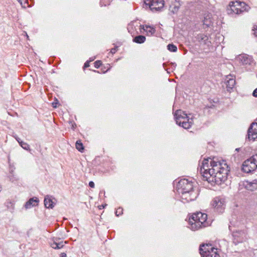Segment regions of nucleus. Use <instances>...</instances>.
I'll return each instance as SVG.
<instances>
[{
    "label": "nucleus",
    "mask_w": 257,
    "mask_h": 257,
    "mask_svg": "<svg viewBox=\"0 0 257 257\" xmlns=\"http://www.w3.org/2000/svg\"><path fill=\"white\" fill-rule=\"evenodd\" d=\"M210 159L209 166V159H204L200 166L199 171L203 179L208 183H215L221 184L225 182L227 179L230 168L226 161H218L217 159Z\"/></svg>",
    "instance_id": "f257e3e1"
},
{
    "label": "nucleus",
    "mask_w": 257,
    "mask_h": 257,
    "mask_svg": "<svg viewBox=\"0 0 257 257\" xmlns=\"http://www.w3.org/2000/svg\"><path fill=\"white\" fill-rule=\"evenodd\" d=\"M207 215L201 212L193 213L189 219L190 228L195 231L210 225V223L207 221Z\"/></svg>",
    "instance_id": "f03ea898"
},
{
    "label": "nucleus",
    "mask_w": 257,
    "mask_h": 257,
    "mask_svg": "<svg viewBox=\"0 0 257 257\" xmlns=\"http://www.w3.org/2000/svg\"><path fill=\"white\" fill-rule=\"evenodd\" d=\"M249 8V7L244 2H231L227 8V12L229 15H238L244 11H248Z\"/></svg>",
    "instance_id": "7ed1b4c3"
},
{
    "label": "nucleus",
    "mask_w": 257,
    "mask_h": 257,
    "mask_svg": "<svg viewBox=\"0 0 257 257\" xmlns=\"http://www.w3.org/2000/svg\"><path fill=\"white\" fill-rule=\"evenodd\" d=\"M257 168V154L245 160L242 165V171L246 173L254 171Z\"/></svg>",
    "instance_id": "20e7f679"
},
{
    "label": "nucleus",
    "mask_w": 257,
    "mask_h": 257,
    "mask_svg": "<svg viewBox=\"0 0 257 257\" xmlns=\"http://www.w3.org/2000/svg\"><path fill=\"white\" fill-rule=\"evenodd\" d=\"M177 190L178 192L195 191L192 182L186 179H181L178 182L177 185Z\"/></svg>",
    "instance_id": "39448f33"
},
{
    "label": "nucleus",
    "mask_w": 257,
    "mask_h": 257,
    "mask_svg": "<svg viewBox=\"0 0 257 257\" xmlns=\"http://www.w3.org/2000/svg\"><path fill=\"white\" fill-rule=\"evenodd\" d=\"M178 193L180 195L181 201L184 203L194 200L198 195L197 191H189L184 192H178Z\"/></svg>",
    "instance_id": "423d86ee"
},
{
    "label": "nucleus",
    "mask_w": 257,
    "mask_h": 257,
    "mask_svg": "<svg viewBox=\"0 0 257 257\" xmlns=\"http://www.w3.org/2000/svg\"><path fill=\"white\" fill-rule=\"evenodd\" d=\"M179 112H181V110H177L174 113V118L176 123L185 129H189L192 124V120H189V119L186 118L183 120H181V117L178 116Z\"/></svg>",
    "instance_id": "0eeeda50"
},
{
    "label": "nucleus",
    "mask_w": 257,
    "mask_h": 257,
    "mask_svg": "<svg viewBox=\"0 0 257 257\" xmlns=\"http://www.w3.org/2000/svg\"><path fill=\"white\" fill-rule=\"evenodd\" d=\"M144 3L152 11H158L164 6V0H144Z\"/></svg>",
    "instance_id": "6e6552de"
},
{
    "label": "nucleus",
    "mask_w": 257,
    "mask_h": 257,
    "mask_svg": "<svg viewBox=\"0 0 257 257\" xmlns=\"http://www.w3.org/2000/svg\"><path fill=\"white\" fill-rule=\"evenodd\" d=\"M235 62H238L242 64H251L252 63H255L253 57L251 56L246 54L238 55L235 58Z\"/></svg>",
    "instance_id": "1a4fd4ad"
},
{
    "label": "nucleus",
    "mask_w": 257,
    "mask_h": 257,
    "mask_svg": "<svg viewBox=\"0 0 257 257\" xmlns=\"http://www.w3.org/2000/svg\"><path fill=\"white\" fill-rule=\"evenodd\" d=\"M232 236L233 237V242L236 245L245 239L246 233L243 230L233 231Z\"/></svg>",
    "instance_id": "9d476101"
},
{
    "label": "nucleus",
    "mask_w": 257,
    "mask_h": 257,
    "mask_svg": "<svg viewBox=\"0 0 257 257\" xmlns=\"http://www.w3.org/2000/svg\"><path fill=\"white\" fill-rule=\"evenodd\" d=\"M212 251V252L217 251V249L214 247L211 244H202L200 245L199 252L201 256L208 254V253H210Z\"/></svg>",
    "instance_id": "9b49d317"
},
{
    "label": "nucleus",
    "mask_w": 257,
    "mask_h": 257,
    "mask_svg": "<svg viewBox=\"0 0 257 257\" xmlns=\"http://www.w3.org/2000/svg\"><path fill=\"white\" fill-rule=\"evenodd\" d=\"M212 206L219 213H222L225 208L224 201L219 198L216 197L214 199L212 204Z\"/></svg>",
    "instance_id": "f8f14e48"
},
{
    "label": "nucleus",
    "mask_w": 257,
    "mask_h": 257,
    "mask_svg": "<svg viewBox=\"0 0 257 257\" xmlns=\"http://www.w3.org/2000/svg\"><path fill=\"white\" fill-rule=\"evenodd\" d=\"M247 139L248 140L255 141L257 139V123L251 124L247 131Z\"/></svg>",
    "instance_id": "ddd939ff"
},
{
    "label": "nucleus",
    "mask_w": 257,
    "mask_h": 257,
    "mask_svg": "<svg viewBox=\"0 0 257 257\" xmlns=\"http://www.w3.org/2000/svg\"><path fill=\"white\" fill-rule=\"evenodd\" d=\"M225 83L227 91L230 92L235 84V78H233L231 75L226 76Z\"/></svg>",
    "instance_id": "4468645a"
},
{
    "label": "nucleus",
    "mask_w": 257,
    "mask_h": 257,
    "mask_svg": "<svg viewBox=\"0 0 257 257\" xmlns=\"http://www.w3.org/2000/svg\"><path fill=\"white\" fill-rule=\"evenodd\" d=\"M39 200L37 197L31 198L25 204L26 209L31 208L32 207L36 206L38 205Z\"/></svg>",
    "instance_id": "2eb2a0df"
},
{
    "label": "nucleus",
    "mask_w": 257,
    "mask_h": 257,
    "mask_svg": "<svg viewBox=\"0 0 257 257\" xmlns=\"http://www.w3.org/2000/svg\"><path fill=\"white\" fill-rule=\"evenodd\" d=\"M44 205L47 208H53L55 205V203L53 201L51 196L47 195L45 197L44 199Z\"/></svg>",
    "instance_id": "dca6fc26"
},
{
    "label": "nucleus",
    "mask_w": 257,
    "mask_h": 257,
    "mask_svg": "<svg viewBox=\"0 0 257 257\" xmlns=\"http://www.w3.org/2000/svg\"><path fill=\"white\" fill-rule=\"evenodd\" d=\"M94 67L97 70H92L91 68L89 70L98 73H105L110 69V67H105L104 65H94Z\"/></svg>",
    "instance_id": "f3484780"
},
{
    "label": "nucleus",
    "mask_w": 257,
    "mask_h": 257,
    "mask_svg": "<svg viewBox=\"0 0 257 257\" xmlns=\"http://www.w3.org/2000/svg\"><path fill=\"white\" fill-rule=\"evenodd\" d=\"M59 239H56V240L51 244V247L54 249L62 248L64 246L65 242H64L63 241H59Z\"/></svg>",
    "instance_id": "a211bd4d"
},
{
    "label": "nucleus",
    "mask_w": 257,
    "mask_h": 257,
    "mask_svg": "<svg viewBox=\"0 0 257 257\" xmlns=\"http://www.w3.org/2000/svg\"><path fill=\"white\" fill-rule=\"evenodd\" d=\"M197 39L201 43L204 44H207L208 42H209L208 40V37L204 34H200L197 35Z\"/></svg>",
    "instance_id": "6ab92c4d"
},
{
    "label": "nucleus",
    "mask_w": 257,
    "mask_h": 257,
    "mask_svg": "<svg viewBox=\"0 0 257 257\" xmlns=\"http://www.w3.org/2000/svg\"><path fill=\"white\" fill-rule=\"evenodd\" d=\"M143 30L147 32L148 35H153L156 32V30L154 28L145 25L143 26Z\"/></svg>",
    "instance_id": "aec40b11"
},
{
    "label": "nucleus",
    "mask_w": 257,
    "mask_h": 257,
    "mask_svg": "<svg viewBox=\"0 0 257 257\" xmlns=\"http://www.w3.org/2000/svg\"><path fill=\"white\" fill-rule=\"evenodd\" d=\"M212 23V21L211 18L209 15H207L204 18V20H203V25L205 26L206 27H209Z\"/></svg>",
    "instance_id": "412c9836"
},
{
    "label": "nucleus",
    "mask_w": 257,
    "mask_h": 257,
    "mask_svg": "<svg viewBox=\"0 0 257 257\" xmlns=\"http://www.w3.org/2000/svg\"><path fill=\"white\" fill-rule=\"evenodd\" d=\"M146 41V37L144 36L143 35H139L136 37H135L133 41L139 44H142L145 42Z\"/></svg>",
    "instance_id": "4be33fe9"
},
{
    "label": "nucleus",
    "mask_w": 257,
    "mask_h": 257,
    "mask_svg": "<svg viewBox=\"0 0 257 257\" xmlns=\"http://www.w3.org/2000/svg\"><path fill=\"white\" fill-rule=\"evenodd\" d=\"M75 147L80 152H83L84 150L83 145L80 140H78L76 141L75 144Z\"/></svg>",
    "instance_id": "5701e85b"
},
{
    "label": "nucleus",
    "mask_w": 257,
    "mask_h": 257,
    "mask_svg": "<svg viewBox=\"0 0 257 257\" xmlns=\"http://www.w3.org/2000/svg\"><path fill=\"white\" fill-rule=\"evenodd\" d=\"M19 142L20 145L25 150L30 151V146L27 143L24 142L23 141H20L19 140H17Z\"/></svg>",
    "instance_id": "b1692460"
},
{
    "label": "nucleus",
    "mask_w": 257,
    "mask_h": 257,
    "mask_svg": "<svg viewBox=\"0 0 257 257\" xmlns=\"http://www.w3.org/2000/svg\"><path fill=\"white\" fill-rule=\"evenodd\" d=\"M202 257H219V254L218 253V251L215 252H212V251L210 253H208V254Z\"/></svg>",
    "instance_id": "393cba45"
},
{
    "label": "nucleus",
    "mask_w": 257,
    "mask_h": 257,
    "mask_svg": "<svg viewBox=\"0 0 257 257\" xmlns=\"http://www.w3.org/2000/svg\"><path fill=\"white\" fill-rule=\"evenodd\" d=\"M167 49L170 52H176L177 50V46L173 44H170L168 45Z\"/></svg>",
    "instance_id": "a878e982"
},
{
    "label": "nucleus",
    "mask_w": 257,
    "mask_h": 257,
    "mask_svg": "<svg viewBox=\"0 0 257 257\" xmlns=\"http://www.w3.org/2000/svg\"><path fill=\"white\" fill-rule=\"evenodd\" d=\"M179 4L176 5H172L170 6V9L171 10V11L173 13H176L177 12L179 9Z\"/></svg>",
    "instance_id": "bb28decb"
},
{
    "label": "nucleus",
    "mask_w": 257,
    "mask_h": 257,
    "mask_svg": "<svg viewBox=\"0 0 257 257\" xmlns=\"http://www.w3.org/2000/svg\"><path fill=\"white\" fill-rule=\"evenodd\" d=\"M7 206L8 208L14 210L15 203L14 202L9 200L6 202Z\"/></svg>",
    "instance_id": "cd10ccee"
},
{
    "label": "nucleus",
    "mask_w": 257,
    "mask_h": 257,
    "mask_svg": "<svg viewBox=\"0 0 257 257\" xmlns=\"http://www.w3.org/2000/svg\"><path fill=\"white\" fill-rule=\"evenodd\" d=\"M254 184L252 183H247L246 186H245V187L248 190H250V191H253L254 190V189L255 188L253 186Z\"/></svg>",
    "instance_id": "c85d7f7f"
},
{
    "label": "nucleus",
    "mask_w": 257,
    "mask_h": 257,
    "mask_svg": "<svg viewBox=\"0 0 257 257\" xmlns=\"http://www.w3.org/2000/svg\"><path fill=\"white\" fill-rule=\"evenodd\" d=\"M178 116L181 117V120H183L184 119H186V118H188L187 115L186 113H185L184 112L182 111L181 110V112H179V115H178Z\"/></svg>",
    "instance_id": "c756f323"
},
{
    "label": "nucleus",
    "mask_w": 257,
    "mask_h": 257,
    "mask_svg": "<svg viewBox=\"0 0 257 257\" xmlns=\"http://www.w3.org/2000/svg\"><path fill=\"white\" fill-rule=\"evenodd\" d=\"M9 180L12 182H14L17 181V178L15 176L14 174L10 175L9 176Z\"/></svg>",
    "instance_id": "7c9ffc66"
},
{
    "label": "nucleus",
    "mask_w": 257,
    "mask_h": 257,
    "mask_svg": "<svg viewBox=\"0 0 257 257\" xmlns=\"http://www.w3.org/2000/svg\"><path fill=\"white\" fill-rule=\"evenodd\" d=\"M121 214H122V208L121 207H119L117 208L115 211V215L117 216H118L120 215Z\"/></svg>",
    "instance_id": "2f4dec72"
},
{
    "label": "nucleus",
    "mask_w": 257,
    "mask_h": 257,
    "mask_svg": "<svg viewBox=\"0 0 257 257\" xmlns=\"http://www.w3.org/2000/svg\"><path fill=\"white\" fill-rule=\"evenodd\" d=\"M95 58H90L89 60L86 61L84 64H89V63L94 60Z\"/></svg>",
    "instance_id": "473e14b6"
},
{
    "label": "nucleus",
    "mask_w": 257,
    "mask_h": 257,
    "mask_svg": "<svg viewBox=\"0 0 257 257\" xmlns=\"http://www.w3.org/2000/svg\"><path fill=\"white\" fill-rule=\"evenodd\" d=\"M252 95L255 97H257V88L253 90Z\"/></svg>",
    "instance_id": "72a5a7b5"
},
{
    "label": "nucleus",
    "mask_w": 257,
    "mask_h": 257,
    "mask_svg": "<svg viewBox=\"0 0 257 257\" xmlns=\"http://www.w3.org/2000/svg\"><path fill=\"white\" fill-rule=\"evenodd\" d=\"M89 186L91 188H94L95 186L94 183L93 181H90L89 182Z\"/></svg>",
    "instance_id": "f704fd0d"
},
{
    "label": "nucleus",
    "mask_w": 257,
    "mask_h": 257,
    "mask_svg": "<svg viewBox=\"0 0 257 257\" xmlns=\"http://www.w3.org/2000/svg\"><path fill=\"white\" fill-rule=\"evenodd\" d=\"M93 64H95V65H97V64H102V62H101V61L100 60H97Z\"/></svg>",
    "instance_id": "c9c22d12"
},
{
    "label": "nucleus",
    "mask_w": 257,
    "mask_h": 257,
    "mask_svg": "<svg viewBox=\"0 0 257 257\" xmlns=\"http://www.w3.org/2000/svg\"><path fill=\"white\" fill-rule=\"evenodd\" d=\"M116 51V48H112L110 50V52L112 54L115 53Z\"/></svg>",
    "instance_id": "e433bc0d"
},
{
    "label": "nucleus",
    "mask_w": 257,
    "mask_h": 257,
    "mask_svg": "<svg viewBox=\"0 0 257 257\" xmlns=\"http://www.w3.org/2000/svg\"><path fill=\"white\" fill-rule=\"evenodd\" d=\"M91 65H83V69L84 71H85L87 68H88Z\"/></svg>",
    "instance_id": "4c0bfd02"
},
{
    "label": "nucleus",
    "mask_w": 257,
    "mask_h": 257,
    "mask_svg": "<svg viewBox=\"0 0 257 257\" xmlns=\"http://www.w3.org/2000/svg\"><path fill=\"white\" fill-rule=\"evenodd\" d=\"M60 257H67L66 253L65 252H62L60 254Z\"/></svg>",
    "instance_id": "58836bf2"
},
{
    "label": "nucleus",
    "mask_w": 257,
    "mask_h": 257,
    "mask_svg": "<svg viewBox=\"0 0 257 257\" xmlns=\"http://www.w3.org/2000/svg\"><path fill=\"white\" fill-rule=\"evenodd\" d=\"M106 205H107L106 204L101 205L99 206V209H101L102 208H104L105 207V206H106Z\"/></svg>",
    "instance_id": "ea45409f"
},
{
    "label": "nucleus",
    "mask_w": 257,
    "mask_h": 257,
    "mask_svg": "<svg viewBox=\"0 0 257 257\" xmlns=\"http://www.w3.org/2000/svg\"><path fill=\"white\" fill-rule=\"evenodd\" d=\"M166 66V65H163L164 69L165 70H166V71H167V73H170V71H169V70H168V69H166V68H165V66Z\"/></svg>",
    "instance_id": "a19ab883"
},
{
    "label": "nucleus",
    "mask_w": 257,
    "mask_h": 257,
    "mask_svg": "<svg viewBox=\"0 0 257 257\" xmlns=\"http://www.w3.org/2000/svg\"><path fill=\"white\" fill-rule=\"evenodd\" d=\"M254 29L255 28H254V29L252 30L254 31V35L255 36V37H257V29L255 30Z\"/></svg>",
    "instance_id": "79ce46f5"
},
{
    "label": "nucleus",
    "mask_w": 257,
    "mask_h": 257,
    "mask_svg": "<svg viewBox=\"0 0 257 257\" xmlns=\"http://www.w3.org/2000/svg\"><path fill=\"white\" fill-rule=\"evenodd\" d=\"M12 174H14V171H13V170H11L10 171V175H12Z\"/></svg>",
    "instance_id": "37998d69"
},
{
    "label": "nucleus",
    "mask_w": 257,
    "mask_h": 257,
    "mask_svg": "<svg viewBox=\"0 0 257 257\" xmlns=\"http://www.w3.org/2000/svg\"><path fill=\"white\" fill-rule=\"evenodd\" d=\"M56 103H54V102L52 103V104H53V106L54 107H57V106H56Z\"/></svg>",
    "instance_id": "c03bdc74"
},
{
    "label": "nucleus",
    "mask_w": 257,
    "mask_h": 257,
    "mask_svg": "<svg viewBox=\"0 0 257 257\" xmlns=\"http://www.w3.org/2000/svg\"><path fill=\"white\" fill-rule=\"evenodd\" d=\"M239 150H240V148H236L235 149V151H237V152H238L239 151Z\"/></svg>",
    "instance_id": "a18cd8bd"
},
{
    "label": "nucleus",
    "mask_w": 257,
    "mask_h": 257,
    "mask_svg": "<svg viewBox=\"0 0 257 257\" xmlns=\"http://www.w3.org/2000/svg\"><path fill=\"white\" fill-rule=\"evenodd\" d=\"M228 227H229V229L231 230V228H231V226L230 225H229Z\"/></svg>",
    "instance_id": "49530a36"
},
{
    "label": "nucleus",
    "mask_w": 257,
    "mask_h": 257,
    "mask_svg": "<svg viewBox=\"0 0 257 257\" xmlns=\"http://www.w3.org/2000/svg\"><path fill=\"white\" fill-rule=\"evenodd\" d=\"M2 191V187L0 185V192Z\"/></svg>",
    "instance_id": "de8ad7c7"
},
{
    "label": "nucleus",
    "mask_w": 257,
    "mask_h": 257,
    "mask_svg": "<svg viewBox=\"0 0 257 257\" xmlns=\"http://www.w3.org/2000/svg\"><path fill=\"white\" fill-rule=\"evenodd\" d=\"M174 67H176V66H177V65H172Z\"/></svg>",
    "instance_id": "09e8293b"
},
{
    "label": "nucleus",
    "mask_w": 257,
    "mask_h": 257,
    "mask_svg": "<svg viewBox=\"0 0 257 257\" xmlns=\"http://www.w3.org/2000/svg\"><path fill=\"white\" fill-rule=\"evenodd\" d=\"M18 2H20V3H21V0H18Z\"/></svg>",
    "instance_id": "8fccbe9b"
},
{
    "label": "nucleus",
    "mask_w": 257,
    "mask_h": 257,
    "mask_svg": "<svg viewBox=\"0 0 257 257\" xmlns=\"http://www.w3.org/2000/svg\"><path fill=\"white\" fill-rule=\"evenodd\" d=\"M26 35H27V34H26ZM27 38H29V36L27 35Z\"/></svg>",
    "instance_id": "3c124183"
}]
</instances>
